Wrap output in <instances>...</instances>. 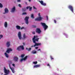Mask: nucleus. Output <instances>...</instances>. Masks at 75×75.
<instances>
[{
    "instance_id": "f257e3e1",
    "label": "nucleus",
    "mask_w": 75,
    "mask_h": 75,
    "mask_svg": "<svg viewBox=\"0 0 75 75\" xmlns=\"http://www.w3.org/2000/svg\"><path fill=\"white\" fill-rule=\"evenodd\" d=\"M38 37V35L34 36L33 38V43L35 44L34 46H38V45H40L41 44V43H37L36 42V41L38 42V40H39V38H37ZM35 38L36 39H35Z\"/></svg>"
},
{
    "instance_id": "f03ea898",
    "label": "nucleus",
    "mask_w": 75,
    "mask_h": 75,
    "mask_svg": "<svg viewBox=\"0 0 75 75\" xmlns=\"http://www.w3.org/2000/svg\"><path fill=\"white\" fill-rule=\"evenodd\" d=\"M41 24L42 25V26H43V28H44L45 31L48 28V26L46 25L45 23L42 22L41 23Z\"/></svg>"
},
{
    "instance_id": "7ed1b4c3",
    "label": "nucleus",
    "mask_w": 75,
    "mask_h": 75,
    "mask_svg": "<svg viewBox=\"0 0 75 75\" xmlns=\"http://www.w3.org/2000/svg\"><path fill=\"white\" fill-rule=\"evenodd\" d=\"M20 48H21L23 50H24V46L22 45L18 47L16 49V50H18V51H20Z\"/></svg>"
},
{
    "instance_id": "20e7f679",
    "label": "nucleus",
    "mask_w": 75,
    "mask_h": 75,
    "mask_svg": "<svg viewBox=\"0 0 75 75\" xmlns=\"http://www.w3.org/2000/svg\"><path fill=\"white\" fill-rule=\"evenodd\" d=\"M28 19H29V17L28 16H26L25 18V23L26 24H28Z\"/></svg>"
},
{
    "instance_id": "39448f33",
    "label": "nucleus",
    "mask_w": 75,
    "mask_h": 75,
    "mask_svg": "<svg viewBox=\"0 0 75 75\" xmlns=\"http://www.w3.org/2000/svg\"><path fill=\"white\" fill-rule=\"evenodd\" d=\"M68 8H69V9H70L72 13H74V9H73V6H72L71 5H69V6H68Z\"/></svg>"
},
{
    "instance_id": "423d86ee",
    "label": "nucleus",
    "mask_w": 75,
    "mask_h": 75,
    "mask_svg": "<svg viewBox=\"0 0 75 75\" xmlns=\"http://www.w3.org/2000/svg\"><path fill=\"white\" fill-rule=\"evenodd\" d=\"M4 72L6 74H8L9 72H10V71L8 70H7L6 68V67H4Z\"/></svg>"
},
{
    "instance_id": "0eeeda50",
    "label": "nucleus",
    "mask_w": 75,
    "mask_h": 75,
    "mask_svg": "<svg viewBox=\"0 0 75 75\" xmlns=\"http://www.w3.org/2000/svg\"><path fill=\"white\" fill-rule=\"evenodd\" d=\"M9 67H10V68L11 70L13 73V74H14V73H15V71L14 70V68L13 67H12V68L11 67V66H10V64H9Z\"/></svg>"
},
{
    "instance_id": "6e6552de",
    "label": "nucleus",
    "mask_w": 75,
    "mask_h": 75,
    "mask_svg": "<svg viewBox=\"0 0 75 75\" xmlns=\"http://www.w3.org/2000/svg\"><path fill=\"white\" fill-rule=\"evenodd\" d=\"M35 32L36 33H38V34H40L41 33V31L39 28H37L36 29Z\"/></svg>"
},
{
    "instance_id": "1a4fd4ad",
    "label": "nucleus",
    "mask_w": 75,
    "mask_h": 75,
    "mask_svg": "<svg viewBox=\"0 0 75 75\" xmlns=\"http://www.w3.org/2000/svg\"><path fill=\"white\" fill-rule=\"evenodd\" d=\"M18 36L19 40H21V39H22V38H21V32H18Z\"/></svg>"
},
{
    "instance_id": "9d476101",
    "label": "nucleus",
    "mask_w": 75,
    "mask_h": 75,
    "mask_svg": "<svg viewBox=\"0 0 75 75\" xmlns=\"http://www.w3.org/2000/svg\"><path fill=\"white\" fill-rule=\"evenodd\" d=\"M10 51H12V49H11V48H9L7 49L6 52L8 53V54H9Z\"/></svg>"
},
{
    "instance_id": "9b49d317",
    "label": "nucleus",
    "mask_w": 75,
    "mask_h": 75,
    "mask_svg": "<svg viewBox=\"0 0 75 75\" xmlns=\"http://www.w3.org/2000/svg\"><path fill=\"white\" fill-rule=\"evenodd\" d=\"M18 58L17 57H13V61L15 62H18Z\"/></svg>"
},
{
    "instance_id": "f8f14e48",
    "label": "nucleus",
    "mask_w": 75,
    "mask_h": 75,
    "mask_svg": "<svg viewBox=\"0 0 75 75\" xmlns=\"http://www.w3.org/2000/svg\"><path fill=\"white\" fill-rule=\"evenodd\" d=\"M39 2L41 3V4L42 5V6H45L47 5V4H46L45 3H44V2L42 1H39Z\"/></svg>"
},
{
    "instance_id": "ddd939ff",
    "label": "nucleus",
    "mask_w": 75,
    "mask_h": 75,
    "mask_svg": "<svg viewBox=\"0 0 75 75\" xmlns=\"http://www.w3.org/2000/svg\"><path fill=\"white\" fill-rule=\"evenodd\" d=\"M42 20V18L41 16L38 17V18L35 19V21H41Z\"/></svg>"
},
{
    "instance_id": "4468645a",
    "label": "nucleus",
    "mask_w": 75,
    "mask_h": 75,
    "mask_svg": "<svg viewBox=\"0 0 75 75\" xmlns=\"http://www.w3.org/2000/svg\"><path fill=\"white\" fill-rule=\"evenodd\" d=\"M27 58V56H26L23 58H22L21 60V62H22L23 60L25 61V60H26Z\"/></svg>"
},
{
    "instance_id": "2eb2a0df",
    "label": "nucleus",
    "mask_w": 75,
    "mask_h": 75,
    "mask_svg": "<svg viewBox=\"0 0 75 75\" xmlns=\"http://www.w3.org/2000/svg\"><path fill=\"white\" fill-rule=\"evenodd\" d=\"M5 13H4L3 14H6L8 12V10L7 9V8H6L5 9Z\"/></svg>"
},
{
    "instance_id": "dca6fc26",
    "label": "nucleus",
    "mask_w": 75,
    "mask_h": 75,
    "mask_svg": "<svg viewBox=\"0 0 75 75\" xmlns=\"http://www.w3.org/2000/svg\"><path fill=\"white\" fill-rule=\"evenodd\" d=\"M15 10L16 8H15V7H14L12 8L11 9V13H14V11H15Z\"/></svg>"
},
{
    "instance_id": "f3484780",
    "label": "nucleus",
    "mask_w": 75,
    "mask_h": 75,
    "mask_svg": "<svg viewBox=\"0 0 75 75\" xmlns=\"http://www.w3.org/2000/svg\"><path fill=\"white\" fill-rule=\"evenodd\" d=\"M29 8V11H31L32 10V7H30V6H27L26 7V9H28Z\"/></svg>"
},
{
    "instance_id": "a211bd4d",
    "label": "nucleus",
    "mask_w": 75,
    "mask_h": 75,
    "mask_svg": "<svg viewBox=\"0 0 75 75\" xmlns=\"http://www.w3.org/2000/svg\"><path fill=\"white\" fill-rule=\"evenodd\" d=\"M6 44L7 46V47H10V42H7L6 43Z\"/></svg>"
},
{
    "instance_id": "6ab92c4d",
    "label": "nucleus",
    "mask_w": 75,
    "mask_h": 75,
    "mask_svg": "<svg viewBox=\"0 0 75 75\" xmlns=\"http://www.w3.org/2000/svg\"><path fill=\"white\" fill-rule=\"evenodd\" d=\"M16 28L17 30H20V28H21V27L18 25H17L16 26Z\"/></svg>"
},
{
    "instance_id": "aec40b11",
    "label": "nucleus",
    "mask_w": 75,
    "mask_h": 75,
    "mask_svg": "<svg viewBox=\"0 0 75 75\" xmlns=\"http://www.w3.org/2000/svg\"><path fill=\"white\" fill-rule=\"evenodd\" d=\"M40 67V65H36L34 66H33V68H38V67Z\"/></svg>"
},
{
    "instance_id": "412c9836",
    "label": "nucleus",
    "mask_w": 75,
    "mask_h": 75,
    "mask_svg": "<svg viewBox=\"0 0 75 75\" xmlns=\"http://www.w3.org/2000/svg\"><path fill=\"white\" fill-rule=\"evenodd\" d=\"M23 38L24 39H25V38H27V36H26V35H25V33H24L23 34Z\"/></svg>"
},
{
    "instance_id": "4be33fe9",
    "label": "nucleus",
    "mask_w": 75,
    "mask_h": 75,
    "mask_svg": "<svg viewBox=\"0 0 75 75\" xmlns=\"http://www.w3.org/2000/svg\"><path fill=\"white\" fill-rule=\"evenodd\" d=\"M26 49L28 51H30L31 50V48L30 47L29 48H26Z\"/></svg>"
},
{
    "instance_id": "5701e85b",
    "label": "nucleus",
    "mask_w": 75,
    "mask_h": 75,
    "mask_svg": "<svg viewBox=\"0 0 75 75\" xmlns=\"http://www.w3.org/2000/svg\"><path fill=\"white\" fill-rule=\"evenodd\" d=\"M4 26L6 28L7 27V23L6 22L5 23Z\"/></svg>"
},
{
    "instance_id": "b1692460",
    "label": "nucleus",
    "mask_w": 75,
    "mask_h": 75,
    "mask_svg": "<svg viewBox=\"0 0 75 75\" xmlns=\"http://www.w3.org/2000/svg\"><path fill=\"white\" fill-rule=\"evenodd\" d=\"M4 54L6 58H8V55L7 54V53H5Z\"/></svg>"
},
{
    "instance_id": "393cba45",
    "label": "nucleus",
    "mask_w": 75,
    "mask_h": 75,
    "mask_svg": "<svg viewBox=\"0 0 75 75\" xmlns=\"http://www.w3.org/2000/svg\"><path fill=\"white\" fill-rule=\"evenodd\" d=\"M31 53L34 54H36V53H37V52H36V51H34L33 50L32 52Z\"/></svg>"
},
{
    "instance_id": "a878e982",
    "label": "nucleus",
    "mask_w": 75,
    "mask_h": 75,
    "mask_svg": "<svg viewBox=\"0 0 75 75\" xmlns=\"http://www.w3.org/2000/svg\"><path fill=\"white\" fill-rule=\"evenodd\" d=\"M31 17L32 18H34V15L33 14H31Z\"/></svg>"
},
{
    "instance_id": "bb28decb",
    "label": "nucleus",
    "mask_w": 75,
    "mask_h": 75,
    "mask_svg": "<svg viewBox=\"0 0 75 75\" xmlns=\"http://www.w3.org/2000/svg\"><path fill=\"white\" fill-rule=\"evenodd\" d=\"M25 56V54H21V58H24V57Z\"/></svg>"
},
{
    "instance_id": "cd10ccee",
    "label": "nucleus",
    "mask_w": 75,
    "mask_h": 75,
    "mask_svg": "<svg viewBox=\"0 0 75 75\" xmlns=\"http://www.w3.org/2000/svg\"><path fill=\"white\" fill-rule=\"evenodd\" d=\"M3 5H2V4H1L0 3V7L1 8H2V7H3Z\"/></svg>"
},
{
    "instance_id": "c85d7f7f",
    "label": "nucleus",
    "mask_w": 75,
    "mask_h": 75,
    "mask_svg": "<svg viewBox=\"0 0 75 75\" xmlns=\"http://www.w3.org/2000/svg\"><path fill=\"white\" fill-rule=\"evenodd\" d=\"M27 14V13L26 12H24L22 14V15H25Z\"/></svg>"
},
{
    "instance_id": "c756f323",
    "label": "nucleus",
    "mask_w": 75,
    "mask_h": 75,
    "mask_svg": "<svg viewBox=\"0 0 75 75\" xmlns=\"http://www.w3.org/2000/svg\"><path fill=\"white\" fill-rule=\"evenodd\" d=\"M33 64H37V62L36 61L34 62H33Z\"/></svg>"
},
{
    "instance_id": "7c9ffc66",
    "label": "nucleus",
    "mask_w": 75,
    "mask_h": 75,
    "mask_svg": "<svg viewBox=\"0 0 75 75\" xmlns=\"http://www.w3.org/2000/svg\"><path fill=\"white\" fill-rule=\"evenodd\" d=\"M32 27H33V28H36V26L33 25H32Z\"/></svg>"
},
{
    "instance_id": "2f4dec72",
    "label": "nucleus",
    "mask_w": 75,
    "mask_h": 75,
    "mask_svg": "<svg viewBox=\"0 0 75 75\" xmlns=\"http://www.w3.org/2000/svg\"><path fill=\"white\" fill-rule=\"evenodd\" d=\"M21 30H23V29H24V27H22V28H20Z\"/></svg>"
},
{
    "instance_id": "473e14b6",
    "label": "nucleus",
    "mask_w": 75,
    "mask_h": 75,
    "mask_svg": "<svg viewBox=\"0 0 75 75\" xmlns=\"http://www.w3.org/2000/svg\"><path fill=\"white\" fill-rule=\"evenodd\" d=\"M51 59H54V58L52 56H50Z\"/></svg>"
},
{
    "instance_id": "72a5a7b5",
    "label": "nucleus",
    "mask_w": 75,
    "mask_h": 75,
    "mask_svg": "<svg viewBox=\"0 0 75 75\" xmlns=\"http://www.w3.org/2000/svg\"><path fill=\"white\" fill-rule=\"evenodd\" d=\"M18 6L19 7H21V5L20 4H19L18 5Z\"/></svg>"
},
{
    "instance_id": "f704fd0d",
    "label": "nucleus",
    "mask_w": 75,
    "mask_h": 75,
    "mask_svg": "<svg viewBox=\"0 0 75 75\" xmlns=\"http://www.w3.org/2000/svg\"><path fill=\"white\" fill-rule=\"evenodd\" d=\"M33 34H35V31H33L32 32Z\"/></svg>"
},
{
    "instance_id": "c9c22d12",
    "label": "nucleus",
    "mask_w": 75,
    "mask_h": 75,
    "mask_svg": "<svg viewBox=\"0 0 75 75\" xmlns=\"http://www.w3.org/2000/svg\"><path fill=\"white\" fill-rule=\"evenodd\" d=\"M22 10H23V11H25V8H23Z\"/></svg>"
},
{
    "instance_id": "e433bc0d",
    "label": "nucleus",
    "mask_w": 75,
    "mask_h": 75,
    "mask_svg": "<svg viewBox=\"0 0 75 75\" xmlns=\"http://www.w3.org/2000/svg\"><path fill=\"white\" fill-rule=\"evenodd\" d=\"M3 36L2 35H0V37L1 38H3Z\"/></svg>"
},
{
    "instance_id": "4c0bfd02",
    "label": "nucleus",
    "mask_w": 75,
    "mask_h": 75,
    "mask_svg": "<svg viewBox=\"0 0 75 75\" xmlns=\"http://www.w3.org/2000/svg\"><path fill=\"white\" fill-rule=\"evenodd\" d=\"M46 18H47V20H48V16H46Z\"/></svg>"
},
{
    "instance_id": "58836bf2",
    "label": "nucleus",
    "mask_w": 75,
    "mask_h": 75,
    "mask_svg": "<svg viewBox=\"0 0 75 75\" xmlns=\"http://www.w3.org/2000/svg\"><path fill=\"white\" fill-rule=\"evenodd\" d=\"M17 2H20L21 0H17Z\"/></svg>"
},
{
    "instance_id": "ea45409f",
    "label": "nucleus",
    "mask_w": 75,
    "mask_h": 75,
    "mask_svg": "<svg viewBox=\"0 0 75 75\" xmlns=\"http://www.w3.org/2000/svg\"><path fill=\"white\" fill-rule=\"evenodd\" d=\"M38 15L39 17H41V15H40V13H39L38 14Z\"/></svg>"
},
{
    "instance_id": "a19ab883",
    "label": "nucleus",
    "mask_w": 75,
    "mask_h": 75,
    "mask_svg": "<svg viewBox=\"0 0 75 75\" xmlns=\"http://www.w3.org/2000/svg\"><path fill=\"white\" fill-rule=\"evenodd\" d=\"M54 23H57V21L55 20H54Z\"/></svg>"
},
{
    "instance_id": "79ce46f5",
    "label": "nucleus",
    "mask_w": 75,
    "mask_h": 75,
    "mask_svg": "<svg viewBox=\"0 0 75 75\" xmlns=\"http://www.w3.org/2000/svg\"><path fill=\"white\" fill-rule=\"evenodd\" d=\"M33 8L34 9H35V10L37 9V8L35 7L34 6H33Z\"/></svg>"
},
{
    "instance_id": "37998d69",
    "label": "nucleus",
    "mask_w": 75,
    "mask_h": 75,
    "mask_svg": "<svg viewBox=\"0 0 75 75\" xmlns=\"http://www.w3.org/2000/svg\"><path fill=\"white\" fill-rule=\"evenodd\" d=\"M47 66H49V68H50V64H47Z\"/></svg>"
},
{
    "instance_id": "c03bdc74",
    "label": "nucleus",
    "mask_w": 75,
    "mask_h": 75,
    "mask_svg": "<svg viewBox=\"0 0 75 75\" xmlns=\"http://www.w3.org/2000/svg\"><path fill=\"white\" fill-rule=\"evenodd\" d=\"M33 47H35V46H34V45L33 46H33H31V48H33Z\"/></svg>"
},
{
    "instance_id": "a18cd8bd",
    "label": "nucleus",
    "mask_w": 75,
    "mask_h": 75,
    "mask_svg": "<svg viewBox=\"0 0 75 75\" xmlns=\"http://www.w3.org/2000/svg\"><path fill=\"white\" fill-rule=\"evenodd\" d=\"M23 46L25 45V43L24 42L23 43Z\"/></svg>"
},
{
    "instance_id": "49530a36",
    "label": "nucleus",
    "mask_w": 75,
    "mask_h": 75,
    "mask_svg": "<svg viewBox=\"0 0 75 75\" xmlns=\"http://www.w3.org/2000/svg\"><path fill=\"white\" fill-rule=\"evenodd\" d=\"M38 47H35V49H36V50H37V49H38Z\"/></svg>"
},
{
    "instance_id": "de8ad7c7",
    "label": "nucleus",
    "mask_w": 75,
    "mask_h": 75,
    "mask_svg": "<svg viewBox=\"0 0 75 75\" xmlns=\"http://www.w3.org/2000/svg\"><path fill=\"white\" fill-rule=\"evenodd\" d=\"M12 65L13 67H15V64H12Z\"/></svg>"
},
{
    "instance_id": "09e8293b",
    "label": "nucleus",
    "mask_w": 75,
    "mask_h": 75,
    "mask_svg": "<svg viewBox=\"0 0 75 75\" xmlns=\"http://www.w3.org/2000/svg\"><path fill=\"white\" fill-rule=\"evenodd\" d=\"M38 51H41V49H38Z\"/></svg>"
},
{
    "instance_id": "8fccbe9b",
    "label": "nucleus",
    "mask_w": 75,
    "mask_h": 75,
    "mask_svg": "<svg viewBox=\"0 0 75 75\" xmlns=\"http://www.w3.org/2000/svg\"><path fill=\"white\" fill-rule=\"evenodd\" d=\"M29 1H31V0H28Z\"/></svg>"
},
{
    "instance_id": "3c124183",
    "label": "nucleus",
    "mask_w": 75,
    "mask_h": 75,
    "mask_svg": "<svg viewBox=\"0 0 75 75\" xmlns=\"http://www.w3.org/2000/svg\"><path fill=\"white\" fill-rule=\"evenodd\" d=\"M3 73H2L1 74H2V75H3Z\"/></svg>"
},
{
    "instance_id": "603ef678",
    "label": "nucleus",
    "mask_w": 75,
    "mask_h": 75,
    "mask_svg": "<svg viewBox=\"0 0 75 75\" xmlns=\"http://www.w3.org/2000/svg\"><path fill=\"white\" fill-rule=\"evenodd\" d=\"M1 38H0V39H1Z\"/></svg>"
}]
</instances>
